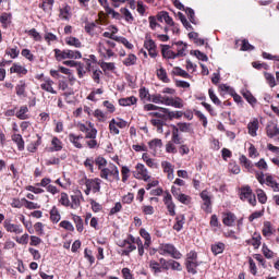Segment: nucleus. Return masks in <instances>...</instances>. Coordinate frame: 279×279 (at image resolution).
<instances>
[{
    "instance_id": "f257e3e1",
    "label": "nucleus",
    "mask_w": 279,
    "mask_h": 279,
    "mask_svg": "<svg viewBox=\"0 0 279 279\" xmlns=\"http://www.w3.org/2000/svg\"><path fill=\"white\" fill-rule=\"evenodd\" d=\"M99 177L101 180H106L107 182H119L121 177L119 175V168L114 165H110L107 168H102L100 170Z\"/></svg>"
},
{
    "instance_id": "f03ea898",
    "label": "nucleus",
    "mask_w": 279,
    "mask_h": 279,
    "mask_svg": "<svg viewBox=\"0 0 279 279\" xmlns=\"http://www.w3.org/2000/svg\"><path fill=\"white\" fill-rule=\"evenodd\" d=\"M158 254H160V256H171L175 260H180V258H182V253H180L173 244H160L158 247Z\"/></svg>"
},
{
    "instance_id": "7ed1b4c3",
    "label": "nucleus",
    "mask_w": 279,
    "mask_h": 279,
    "mask_svg": "<svg viewBox=\"0 0 279 279\" xmlns=\"http://www.w3.org/2000/svg\"><path fill=\"white\" fill-rule=\"evenodd\" d=\"M240 199H242V202H245V199H247V202H248V204H251V206H256V195H254V193H252V187H250V185L241 187Z\"/></svg>"
},
{
    "instance_id": "20e7f679",
    "label": "nucleus",
    "mask_w": 279,
    "mask_h": 279,
    "mask_svg": "<svg viewBox=\"0 0 279 279\" xmlns=\"http://www.w3.org/2000/svg\"><path fill=\"white\" fill-rule=\"evenodd\" d=\"M159 263L165 271H169V269H172L173 271H182V265L173 259L167 260L165 258H160Z\"/></svg>"
},
{
    "instance_id": "39448f33",
    "label": "nucleus",
    "mask_w": 279,
    "mask_h": 279,
    "mask_svg": "<svg viewBox=\"0 0 279 279\" xmlns=\"http://www.w3.org/2000/svg\"><path fill=\"white\" fill-rule=\"evenodd\" d=\"M135 169L136 171H133V175L136 178V180H144V182H147V180L151 178L147 171V168H145V165L137 163Z\"/></svg>"
},
{
    "instance_id": "423d86ee",
    "label": "nucleus",
    "mask_w": 279,
    "mask_h": 279,
    "mask_svg": "<svg viewBox=\"0 0 279 279\" xmlns=\"http://www.w3.org/2000/svg\"><path fill=\"white\" fill-rule=\"evenodd\" d=\"M3 228L7 232L12 234H23V227L21 225L12 223V220L5 219L3 222Z\"/></svg>"
},
{
    "instance_id": "0eeeda50",
    "label": "nucleus",
    "mask_w": 279,
    "mask_h": 279,
    "mask_svg": "<svg viewBox=\"0 0 279 279\" xmlns=\"http://www.w3.org/2000/svg\"><path fill=\"white\" fill-rule=\"evenodd\" d=\"M201 199H203V210H205V213H210L211 206H213V196H210V193H208V191L204 190L201 193Z\"/></svg>"
},
{
    "instance_id": "6e6552de",
    "label": "nucleus",
    "mask_w": 279,
    "mask_h": 279,
    "mask_svg": "<svg viewBox=\"0 0 279 279\" xmlns=\"http://www.w3.org/2000/svg\"><path fill=\"white\" fill-rule=\"evenodd\" d=\"M163 204L167 206L169 215H171V217H175V203H173V197L169 192H166Z\"/></svg>"
},
{
    "instance_id": "1a4fd4ad",
    "label": "nucleus",
    "mask_w": 279,
    "mask_h": 279,
    "mask_svg": "<svg viewBox=\"0 0 279 279\" xmlns=\"http://www.w3.org/2000/svg\"><path fill=\"white\" fill-rule=\"evenodd\" d=\"M71 199H72V203H70L71 208H73V210H77V208H80L81 206L82 199H84V196L82 195V191L80 190L74 191V194L71 195Z\"/></svg>"
},
{
    "instance_id": "9d476101",
    "label": "nucleus",
    "mask_w": 279,
    "mask_h": 279,
    "mask_svg": "<svg viewBox=\"0 0 279 279\" xmlns=\"http://www.w3.org/2000/svg\"><path fill=\"white\" fill-rule=\"evenodd\" d=\"M80 60L82 59V52H80L78 50H63L61 53V60Z\"/></svg>"
},
{
    "instance_id": "9b49d317",
    "label": "nucleus",
    "mask_w": 279,
    "mask_h": 279,
    "mask_svg": "<svg viewBox=\"0 0 279 279\" xmlns=\"http://www.w3.org/2000/svg\"><path fill=\"white\" fill-rule=\"evenodd\" d=\"M85 186L89 187V190L93 191L94 193H99V191H101V179L96 178L87 180L85 182Z\"/></svg>"
},
{
    "instance_id": "f8f14e48",
    "label": "nucleus",
    "mask_w": 279,
    "mask_h": 279,
    "mask_svg": "<svg viewBox=\"0 0 279 279\" xmlns=\"http://www.w3.org/2000/svg\"><path fill=\"white\" fill-rule=\"evenodd\" d=\"M157 21H159L160 23H162V21H165V23H167V25H170L171 27H173V25H175V22H173V19L171 16H169V12L167 11H161L157 14Z\"/></svg>"
},
{
    "instance_id": "ddd939ff",
    "label": "nucleus",
    "mask_w": 279,
    "mask_h": 279,
    "mask_svg": "<svg viewBox=\"0 0 279 279\" xmlns=\"http://www.w3.org/2000/svg\"><path fill=\"white\" fill-rule=\"evenodd\" d=\"M266 134L268 138H274L276 136H279V128L278 124L270 122L267 126H266Z\"/></svg>"
},
{
    "instance_id": "4468645a",
    "label": "nucleus",
    "mask_w": 279,
    "mask_h": 279,
    "mask_svg": "<svg viewBox=\"0 0 279 279\" xmlns=\"http://www.w3.org/2000/svg\"><path fill=\"white\" fill-rule=\"evenodd\" d=\"M165 110H168L165 107H160L159 111L150 112L149 117H154V119H159L161 121H169V116Z\"/></svg>"
},
{
    "instance_id": "2eb2a0df",
    "label": "nucleus",
    "mask_w": 279,
    "mask_h": 279,
    "mask_svg": "<svg viewBox=\"0 0 279 279\" xmlns=\"http://www.w3.org/2000/svg\"><path fill=\"white\" fill-rule=\"evenodd\" d=\"M161 167L163 169V173L168 174V180L172 181L175 178V175L173 174V165H171V162L169 161H162Z\"/></svg>"
},
{
    "instance_id": "dca6fc26",
    "label": "nucleus",
    "mask_w": 279,
    "mask_h": 279,
    "mask_svg": "<svg viewBox=\"0 0 279 279\" xmlns=\"http://www.w3.org/2000/svg\"><path fill=\"white\" fill-rule=\"evenodd\" d=\"M172 47H177V58H184L186 56V44L184 41L174 43Z\"/></svg>"
},
{
    "instance_id": "f3484780",
    "label": "nucleus",
    "mask_w": 279,
    "mask_h": 279,
    "mask_svg": "<svg viewBox=\"0 0 279 279\" xmlns=\"http://www.w3.org/2000/svg\"><path fill=\"white\" fill-rule=\"evenodd\" d=\"M41 90H46V93H51V95H58V92L53 89V82L51 78H47L44 83L40 84Z\"/></svg>"
},
{
    "instance_id": "a211bd4d",
    "label": "nucleus",
    "mask_w": 279,
    "mask_h": 279,
    "mask_svg": "<svg viewBox=\"0 0 279 279\" xmlns=\"http://www.w3.org/2000/svg\"><path fill=\"white\" fill-rule=\"evenodd\" d=\"M234 221H236V216L232 213L223 214L222 216V223L228 227L234 226Z\"/></svg>"
},
{
    "instance_id": "6ab92c4d",
    "label": "nucleus",
    "mask_w": 279,
    "mask_h": 279,
    "mask_svg": "<svg viewBox=\"0 0 279 279\" xmlns=\"http://www.w3.org/2000/svg\"><path fill=\"white\" fill-rule=\"evenodd\" d=\"M150 124L154 125V128H157V132L159 134H162L165 132L162 126L167 125V121L166 120H160L158 118H153V119H150Z\"/></svg>"
},
{
    "instance_id": "aec40b11",
    "label": "nucleus",
    "mask_w": 279,
    "mask_h": 279,
    "mask_svg": "<svg viewBox=\"0 0 279 279\" xmlns=\"http://www.w3.org/2000/svg\"><path fill=\"white\" fill-rule=\"evenodd\" d=\"M149 149L156 154V151H160L162 149V140L154 138L148 142Z\"/></svg>"
},
{
    "instance_id": "412c9836",
    "label": "nucleus",
    "mask_w": 279,
    "mask_h": 279,
    "mask_svg": "<svg viewBox=\"0 0 279 279\" xmlns=\"http://www.w3.org/2000/svg\"><path fill=\"white\" fill-rule=\"evenodd\" d=\"M11 138L13 143L17 145V149L20 151H23V149H25V141L23 140V136L21 134H13Z\"/></svg>"
},
{
    "instance_id": "4be33fe9",
    "label": "nucleus",
    "mask_w": 279,
    "mask_h": 279,
    "mask_svg": "<svg viewBox=\"0 0 279 279\" xmlns=\"http://www.w3.org/2000/svg\"><path fill=\"white\" fill-rule=\"evenodd\" d=\"M248 134L253 137L257 136L258 132V119H254L252 122L247 124Z\"/></svg>"
},
{
    "instance_id": "5701e85b",
    "label": "nucleus",
    "mask_w": 279,
    "mask_h": 279,
    "mask_svg": "<svg viewBox=\"0 0 279 279\" xmlns=\"http://www.w3.org/2000/svg\"><path fill=\"white\" fill-rule=\"evenodd\" d=\"M11 73H17L19 75H27V69H25V66L19 64V63H14L11 69H10Z\"/></svg>"
},
{
    "instance_id": "b1692460",
    "label": "nucleus",
    "mask_w": 279,
    "mask_h": 279,
    "mask_svg": "<svg viewBox=\"0 0 279 279\" xmlns=\"http://www.w3.org/2000/svg\"><path fill=\"white\" fill-rule=\"evenodd\" d=\"M172 143H174V145H181L182 144V137H180V132L178 126L172 125V138H171Z\"/></svg>"
},
{
    "instance_id": "393cba45",
    "label": "nucleus",
    "mask_w": 279,
    "mask_h": 279,
    "mask_svg": "<svg viewBox=\"0 0 279 279\" xmlns=\"http://www.w3.org/2000/svg\"><path fill=\"white\" fill-rule=\"evenodd\" d=\"M2 27H8L12 23V13H2L0 15Z\"/></svg>"
},
{
    "instance_id": "a878e982",
    "label": "nucleus",
    "mask_w": 279,
    "mask_h": 279,
    "mask_svg": "<svg viewBox=\"0 0 279 279\" xmlns=\"http://www.w3.org/2000/svg\"><path fill=\"white\" fill-rule=\"evenodd\" d=\"M223 250H226V244H223L222 242H218L211 245V252L213 254H215V256L223 254Z\"/></svg>"
},
{
    "instance_id": "bb28decb",
    "label": "nucleus",
    "mask_w": 279,
    "mask_h": 279,
    "mask_svg": "<svg viewBox=\"0 0 279 279\" xmlns=\"http://www.w3.org/2000/svg\"><path fill=\"white\" fill-rule=\"evenodd\" d=\"M163 112H167L168 114V121H173V119H182V111H171L169 109H162Z\"/></svg>"
},
{
    "instance_id": "cd10ccee",
    "label": "nucleus",
    "mask_w": 279,
    "mask_h": 279,
    "mask_svg": "<svg viewBox=\"0 0 279 279\" xmlns=\"http://www.w3.org/2000/svg\"><path fill=\"white\" fill-rule=\"evenodd\" d=\"M199 266V263L197 262H185V267L187 269L189 274H192L195 276L197 274V267Z\"/></svg>"
},
{
    "instance_id": "c85d7f7f",
    "label": "nucleus",
    "mask_w": 279,
    "mask_h": 279,
    "mask_svg": "<svg viewBox=\"0 0 279 279\" xmlns=\"http://www.w3.org/2000/svg\"><path fill=\"white\" fill-rule=\"evenodd\" d=\"M27 112H29L27 106H22L20 110L15 113V117H17V119H20L21 121H25V119H28Z\"/></svg>"
},
{
    "instance_id": "c756f323",
    "label": "nucleus",
    "mask_w": 279,
    "mask_h": 279,
    "mask_svg": "<svg viewBox=\"0 0 279 279\" xmlns=\"http://www.w3.org/2000/svg\"><path fill=\"white\" fill-rule=\"evenodd\" d=\"M140 234L142 239H145V247H149V245H151V235L149 234V232H147V230L145 229H141Z\"/></svg>"
},
{
    "instance_id": "7c9ffc66",
    "label": "nucleus",
    "mask_w": 279,
    "mask_h": 279,
    "mask_svg": "<svg viewBox=\"0 0 279 279\" xmlns=\"http://www.w3.org/2000/svg\"><path fill=\"white\" fill-rule=\"evenodd\" d=\"M241 94H242V96L244 97V99H246V101H248V104H250L251 106H254V105L256 104V98L254 97V95H252V94L250 93V90L243 89V90L241 92Z\"/></svg>"
},
{
    "instance_id": "2f4dec72",
    "label": "nucleus",
    "mask_w": 279,
    "mask_h": 279,
    "mask_svg": "<svg viewBox=\"0 0 279 279\" xmlns=\"http://www.w3.org/2000/svg\"><path fill=\"white\" fill-rule=\"evenodd\" d=\"M266 184H267V186H271V189L275 193H278L279 183L276 182V180H274V177L267 175L266 177Z\"/></svg>"
},
{
    "instance_id": "473e14b6",
    "label": "nucleus",
    "mask_w": 279,
    "mask_h": 279,
    "mask_svg": "<svg viewBox=\"0 0 279 279\" xmlns=\"http://www.w3.org/2000/svg\"><path fill=\"white\" fill-rule=\"evenodd\" d=\"M60 219H61L60 211L58 210V207L53 206L50 210V220L53 223H58Z\"/></svg>"
},
{
    "instance_id": "72a5a7b5",
    "label": "nucleus",
    "mask_w": 279,
    "mask_h": 279,
    "mask_svg": "<svg viewBox=\"0 0 279 279\" xmlns=\"http://www.w3.org/2000/svg\"><path fill=\"white\" fill-rule=\"evenodd\" d=\"M262 232L264 236H271V234H274V227H271V222L265 221Z\"/></svg>"
},
{
    "instance_id": "f704fd0d",
    "label": "nucleus",
    "mask_w": 279,
    "mask_h": 279,
    "mask_svg": "<svg viewBox=\"0 0 279 279\" xmlns=\"http://www.w3.org/2000/svg\"><path fill=\"white\" fill-rule=\"evenodd\" d=\"M137 99L134 96L121 98L119 100L120 106H134L136 104Z\"/></svg>"
},
{
    "instance_id": "c9c22d12",
    "label": "nucleus",
    "mask_w": 279,
    "mask_h": 279,
    "mask_svg": "<svg viewBox=\"0 0 279 279\" xmlns=\"http://www.w3.org/2000/svg\"><path fill=\"white\" fill-rule=\"evenodd\" d=\"M73 221L76 226L77 232H84V220H82V217L74 215L73 216Z\"/></svg>"
},
{
    "instance_id": "e433bc0d",
    "label": "nucleus",
    "mask_w": 279,
    "mask_h": 279,
    "mask_svg": "<svg viewBox=\"0 0 279 279\" xmlns=\"http://www.w3.org/2000/svg\"><path fill=\"white\" fill-rule=\"evenodd\" d=\"M149 267L154 271V274H162V265L160 264V262L158 263L156 260H150Z\"/></svg>"
},
{
    "instance_id": "4c0bfd02",
    "label": "nucleus",
    "mask_w": 279,
    "mask_h": 279,
    "mask_svg": "<svg viewBox=\"0 0 279 279\" xmlns=\"http://www.w3.org/2000/svg\"><path fill=\"white\" fill-rule=\"evenodd\" d=\"M177 125H178V130H179L180 132H185V133H191V132H193V128L191 126V123L179 122Z\"/></svg>"
},
{
    "instance_id": "58836bf2",
    "label": "nucleus",
    "mask_w": 279,
    "mask_h": 279,
    "mask_svg": "<svg viewBox=\"0 0 279 279\" xmlns=\"http://www.w3.org/2000/svg\"><path fill=\"white\" fill-rule=\"evenodd\" d=\"M175 219H177V222L173 226V230H177V232H180V230L184 228V215H180Z\"/></svg>"
},
{
    "instance_id": "ea45409f",
    "label": "nucleus",
    "mask_w": 279,
    "mask_h": 279,
    "mask_svg": "<svg viewBox=\"0 0 279 279\" xmlns=\"http://www.w3.org/2000/svg\"><path fill=\"white\" fill-rule=\"evenodd\" d=\"M65 43L66 45H70V47H75L76 49L82 47V41H80L77 37H69Z\"/></svg>"
},
{
    "instance_id": "a19ab883",
    "label": "nucleus",
    "mask_w": 279,
    "mask_h": 279,
    "mask_svg": "<svg viewBox=\"0 0 279 279\" xmlns=\"http://www.w3.org/2000/svg\"><path fill=\"white\" fill-rule=\"evenodd\" d=\"M157 77H159L161 82H165V84H169V76H167V71L163 68L157 70Z\"/></svg>"
},
{
    "instance_id": "79ce46f5",
    "label": "nucleus",
    "mask_w": 279,
    "mask_h": 279,
    "mask_svg": "<svg viewBox=\"0 0 279 279\" xmlns=\"http://www.w3.org/2000/svg\"><path fill=\"white\" fill-rule=\"evenodd\" d=\"M121 14H123L126 23H133L134 22V16L132 15V12H130V10H128L126 8H122L120 10Z\"/></svg>"
},
{
    "instance_id": "37998d69",
    "label": "nucleus",
    "mask_w": 279,
    "mask_h": 279,
    "mask_svg": "<svg viewBox=\"0 0 279 279\" xmlns=\"http://www.w3.org/2000/svg\"><path fill=\"white\" fill-rule=\"evenodd\" d=\"M95 165H97L98 170L101 171V169H106V167L108 166V160H106V158L104 157H97L95 159Z\"/></svg>"
},
{
    "instance_id": "c03bdc74",
    "label": "nucleus",
    "mask_w": 279,
    "mask_h": 279,
    "mask_svg": "<svg viewBox=\"0 0 279 279\" xmlns=\"http://www.w3.org/2000/svg\"><path fill=\"white\" fill-rule=\"evenodd\" d=\"M69 141L74 145V147H76L77 149H82V145L80 144V136L71 133L69 135Z\"/></svg>"
},
{
    "instance_id": "a18cd8bd",
    "label": "nucleus",
    "mask_w": 279,
    "mask_h": 279,
    "mask_svg": "<svg viewBox=\"0 0 279 279\" xmlns=\"http://www.w3.org/2000/svg\"><path fill=\"white\" fill-rule=\"evenodd\" d=\"M178 17L180 19L185 29H193V26L191 25V23H189V20H186V16H184L182 12L178 13Z\"/></svg>"
},
{
    "instance_id": "49530a36",
    "label": "nucleus",
    "mask_w": 279,
    "mask_h": 279,
    "mask_svg": "<svg viewBox=\"0 0 279 279\" xmlns=\"http://www.w3.org/2000/svg\"><path fill=\"white\" fill-rule=\"evenodd\" d=\"M52 151H60L62 149V142L58 137H53L51 141Z\"/></svg>"
},
{
    "instance_id": "de8ad7c7",
    "label": "nucleus",
    "mask_w": 279,
    "mask_h": 279,
    "mask_svg": "<svg viewBox=\"0 0 279 279\" xmlns=\"http://www.w3.org/2000/svg\"><path fill=\"white\" fill-rule=\"evenodd\" d=\"M264 77L268 82L270 88H274V86H276V77L274 76V74L265 72Z\"/></svg>"
},
{
    "instance_id": "09e8293b",
    "label": "nucleus",
    "mask_w": 279,
    "mask_h": 279,
    "mask_svg": "<svg viewBox=\"0 0 279 279\" xmlns=\"http://www.w3.org/2000/svg\"><path fill=\"white\" fill-rule=\"evenodd\" d=\"M136 57L134 54H129L126 59H124L123 64L125 66H134L136 64Z\"/></svg>"
},
{
    "instance_id": "8fccbe9b",
    "label": "nucleus",
    "mask_w": 279,
    "mask_h": 279,
    "mask_svg": "<svg viewBox=\"0 0 279 279\" xmlns=\"http://www.w3.org/2000/svg\"><path fill=\"white\" fill-rule=\"evenodd\" d=\"M15 241L16 243H19L20 245H27V243H29V234L25 233L22 236H15Z\"/></svg>"
},
{
    "instance_id": "3c124183",
    "label": "nucleus",
    "mask_w": 279,
    "mask_h": 279,
    "mask_svg": "<svg viewBox=\"0 0 279 279\" xmlns=\"http://www.w3.org/2000/svg\"><path fill=\"white\" fill-rule=\"evenodd\" d=\"M62 206L69 207L71 206V201L69 199V194L62 192L61 197L59 199Z\"/></svg>"
},
{
    "instance_id": "603ef678",
    "label": "nucleus",
    "mask_w": 279,
    "mask_h": 279,
    "mask_svg": "<svg viewBox=\"0 0 279 279\" xmlns=\"http://www.w3.org/2000/svg\"><path fill=\"white\" fill-rule=\"evenodd\" d=\"M25 86L26 85L23 81H20V83L16 85L15 90L19 97L25 95Z\"/></svg>"
},
{
    "instance_id": "864d4df0",
    "label": "nucleus",
    "mask_w": 279,
    "mask_h": 279,
    "mask_svg": "<svg viewBox=\"0 0 279 279\" xmlns=\"http://www.w3.org/2000/svg\"><path fill=\"white\" fill-rule=\"evenodd\" d=\"M240 165L245 167V169H252V161L250 159H247V157L245 155H242L240 157Z\"/></svg>"
},
{
    "instance_id": "5fc2aeb1",
    "label": "nucleus",
    "mask_w": 279,
    "mask_h": 279,
    "mask_svg": "<svg viewBox=\"0 0 279 279\" xmlns=\"http://www.w3.org/2000/svg\"><path fill=\"white\" fill-rule=\"evenodd\" d=\"M140 97H141V99H144L146 101L151 100V96L149 95V90H147V88H145V87L140 89Z\"/></svg>"
},
{
    "instance_id": "6e6d98bb",
    "label": "nucleus",
    "mask_w": 279,
    "mask_h": 279,
    "mask_svg": "<svg viewBox=\"0 0 279 279\" xmlns=\"http://www.w3.org/2000/svg\"><path fill=\"white\" fill-rule=\"evenodd\" d=\"M60 228H63L64 230H68L69 232H73L75 228L73 227V223L69 220H63L60 222Z\"/></svg>"
},
{
    "instance_id": "4d7b16f0",
    "label": "nucleus",
    "mask_w": 279,
    "mask_h": 279,
    "mask_svg": "<svg viewBox=\"0 0 279 279\" xmlns=\"http://www.w3.org/2000/svg\"><path fill=\"white\" fill-rule=\"evenodd\" d=\"M257 199L259 204H267V194H265V191L257 190Z\"/></svg>"
},
{
    "instance_id": "13d9d810",
    "label": "nucleus",
    "mask_w": 279,
    "mask_h": 279,
    "mask_svg": "<svg viewBox=\"0 0 279 279\" xmlns=\"http://www.w3.org/2000/svg\"><path fill=\"white\" fill-rule=\"evenodd\" d=\"M109 130L111 134H119V126L117 125V120L112 119L109 123Z\"/></svg>"
},
{
    "instance_id": "bf43d9fd",
    "label": "nucleus",
    "mask_w": 279,
    "mask_h": 279,
    "mask_svg": "<svg viewBox=\"0 0 279 279\" xmlns=\"http://www.w3.org/2000/svg\"><path fill=\"white\" fill-rule=\"evenodd\" d=\"M208 93L213 104H215L216 106H221V100L219 99V97H217V95H215V90L209 89Z\"/></svg>"
},
{
    "instance_id": "052dcab7",
    "label": "nucleus",
    "mask_w": 279,
    "mask_h": 279,
    "mask_svg": "<svg viewBox=\"0 0 279 279\" xmlns=\"http://www.w3.org/2000/svg\"><path fill=\"white\" fill-rule=\"evenodd\" d=\"M241 51H254V46L247 39H243Z\"/></svg>"
},
{
    "instance_id": "680f3d73",
    "label": "nucleus",
    "mask_w": 279,
    "mask_h": 279,
    "mask_svg": "<svg viewBox=\"0 0 279 279\" xmlns=\"http://www.w3.org/2000/svg\"><path fill=\"white\" fill-rule=\"evenodd\" d=\"M172 108H184V101L180 97L172 98Z\"/></svg>"
},
{
    "instance_id": "e2e57ef3",
    "label": "nucleus",
    "mask_w": 279,
    "mask_h": 279,
    "mask_svg": "<svg viewBox=\"0 0 279 279\" xmlns=\"http://www.w3.org/2000/svg\"><path fill=\"white\" fill-rule=\"evenodd\" d=\"M166 151L167 154H178V148H175L173 142H168L166 144Z\"/></svg>"
},
{
    "instance_id": "0e129e2a",
    "label": "nucleus",
    "mask_w": 279,
    "mask_h": 279,
    "mask_svg": "<svg viewBox=\"0 0 279 279\" xmlns=\"http://www.w3.org/2000/svg\"><path fill=\"white\" fill-rule=\"evenodd\" d=\"M100 69H102V71H114V69H117L114 66V63L112 62H102L100 64Z\"/></svg>"
},
{
    "instance_id": "69168bd1",
    "label": "nucleus",
    "mask_w": 279,
    "mask_h": 279,
    "mask_svg": "<svg viewBox=\"0 0 279 279\" xmlns=\"http://www.w3.org/2000/svg\"><path fill=\"white\" fill-rule=\"evenodd\" d=\"M121 173H122V182H128V179L130 178V168H128V166H123Z\"/></svg>"
},
{
    "instance_id": "338daca9",
    "label": "nucleus",
    "mask_w": 279,
    "mask_h": 279,
    "mask_svg": "<svg viewBox=\"0 0 279 279\" xmlns=\"http://www.w3.org/2000/svg\"><path fill=\"white\" fill-rule=\"evenodd\" d=\"M173 73L174 75H179L180 77H189V73L181 68H174Z\"/></svg>"
},
{
    "instance_id": "774afa93",
    "label": "nucleus",
    "mask_w": 279,
    "mask_h": 279,
    "mask_svg": "<svg viewBox=\"0 0 279 279\" xmlns=\"http://www.w3.org/2000/svg\"><path fill=\"white\" fill-rule=\"evenodd\" d=\"M163 97L165 96H162L160 94H156V95L150 96V101L153 104H162Z\"/></svg>"
}]
</instances>
